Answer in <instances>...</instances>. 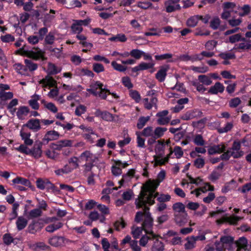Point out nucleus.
<instances>
[{"instance_id": "57", "label": "nucleus", "mask_w": 251, "mask_h": 251, "mask_svg": "<svg viewBox=\"0 0 251 251\" xmlns=\"http://www.w3.org/2000/svg\"><path fill=\"white\" fill-rule=\"evenodd\" d=\"M144 53V51L138 49H133L130 51V55L136 59H140Z\"/></svg>"}, {"instance_id": "58", "label": "nucleus", "mask_w": 251, "mask_h": 251, "mask_svg": "<svg viewBox=\"0 0 251 251\" xmlns=\"http://www.w3.org/2000/svg\"><path fill=\"white\" fill-rule=\"evenodd\" d=\"M86 110L87 108L85 105L79 104L75 109V114L78 116H80L82 114L84 113L86 111Z\"/></svg>"}, {"instance_id": "3", "label": "nucleus", "mask_w": 251, "mask_h": 251, "mask_svg": "<svg viewBox=\"0 0 251 251\" xmlns=\"http://www.w3.org/2000/svg\"><path fill=\"white\" fill-rule=\"evenodd\" d=\"M25 51L27 57L35 60L41 59L43 61H45L47 59V58L45 56V52L38 48H35V50H30Z\"/></svg>"}, {"instance_id": "26", "label": "nucleus", "mask_w": 251, "mask_h": 251, "mask_svg": "<svg viewBox=\"0 0 251 251\" xmlns=\"http://www.w3.org/2000/svg\"><path fill=\"white\" fill-rule=\"evenodd\" d=\"M172 208L175 213H181L186 212L185 206L180 202H176L173 204Z\"/></svg>"}, {"instance_id": "55", "label": "nucleus", "mask_w": 251, "mask_h": 251, "mask_svg": "<svg viewBox=\"0 0 251 251\" xmlns=\"http://www.w3.org/2000/svg\"><path fill=\"white\" fill-rule=\"evenodd\" d=\"M220 23L221 21L219 18L218 17H215L211 21L210 26L213 29L216 30L219 27H220Z\"/></svg>"}, {"instance_id": "45", "label": "nucleus", "mask_w": 251, "mask_h": 251, "mask_svg": "<svg viewBox=\"0 0 251 251\" xmlns=\"http://www.w3.org/2000/svg\"><path fill=\"white\" fill-rule=\"evenodd\" d=\"M219 56L224 60L234 59L236 58L234 53L228 52H221L219 54Z\"/></svg>"}, {"instance_id": "8", "label": "nucleus", "mask_w": 251, "mask_h": 251, "mask_svg": "<svg viewBox=\"0 0 251 251\" xmlns=\"http://www.w3.org/2000/svg\"><path fill=\"white\" fill-rule=\"evenodd\" d=\"M44 145L40 141L38 144H34L33 148L30 149L29 155L32 156L35 159H39L42 155V146Z\"/></svg>"}, {"instance_id": "21", "label": "nucleus", "mask_w": 251, "mask_h": 251, "mask_svg": "<svg viewBox=\"0 0 251 251\" xmlns=\"http://www.w3.org/2000/svg\"><path fill=\"white\" fill-rule=\"evenodd\" d=\"M28 221L23 216H19L16 222L17 229L18 231L24 229L27 225Z\"/></svg>"}, {"instance_id": "62", "label": "nucleus", "mask_w": 251, "mask_h": 251, "mask_svg": "<svg viewBox=\"0 0 251 251\" xmlns=\"http://www.w3.org/2000/svg\"><path fill=\"white\" fill-rule=\"evenodd\" d=\"M35 247L36 248L39 249L42 251H50L51 250V248L49 246L42 242L36 243L35 244Z\"/></svg>"}, {"instance_id": "23", "label": "nucleus", "mask_w": 251, "mask_h": 251, "mask_svg": "<svg viewBox=\"0 0 251 251\" xmlns=\"http://www.w3.org/2000/svg\"><path fill=\"white\" fill-rule=\"evenodd\" d=\"M187 213V212L181 213H175V220L176 222L179 225H182L186 222Z\"/></svg>"}, {"instance_id": "36", "label": "nucleus", "mask_w": 251, "mask_h": 251, "mask_svg": "<svg viewBox=\"0 0 251 251\" xmlns=\"http://www.w3.org/2000/svg\"><path fill=\"white\" fill-rule=\"evenodd\" d=\"M150 119V117H144L142 116L140 117L138 120L137 124V127L139 129H142L148 122Z\"/></svg>"}, {"instance_id": "54", "label": "nucleus", "mask_w": 251, "mask_h": 251, "mask_svg": "<svg viewBox=\"0 0 251 251\" xmlns=\"http://www.w3.org/2000/svg\"><path fill=\"white\" fill-rule=\"evenodd\" d=\"M13 97V94L12 92L0 91V99H2L4 101L7 100L11 99Z\"/></svg>"}, {"instance_id": "37", "label": "nucleus", "mask_w": 251, "mask_h": 251, "mask_svg": "<svg viewBox=\"0 0 251 251\" xmlns=\"http://www.w3.org/2000/svg\"><path fill=\"white\" fill-rule=\"evenodd\" d=\"M40 225V223L35 221H33L28 226V231L31 234H35L37 232L36 227Z\"/></svg>"}, {"instance_id": "10", "label": "nucleus", "mask_w": 251, "mask_h": 251, "mask_svg": "<svg viewBox=\"0 0 251 251\" xmlns=\"http://www.w3.org/2000/svg\"><path fill=\"white\" fill-rule=\"evenodd\" d=\"M222 153H223L221 155L220 157L221 160L223 161L228 160L231 156L235 159H237L240 158L243 156L242 152H234V151H231V150H229V149Z\"/></svg>"}, {"instance_id": "34", "label": "nucleus", "mask_w": 251, "mask_h": 251, "mask_svg": "<svg viewBox=\"0 0 251 251\" xmlns=\"http://www.w3.org/2000/svg\"><path fill=\"white\" fill-rule=\"evenodd\" d=\"M199 21L198 15H195L189 18L186 22L187 26L194 27L197 25Z\"/></svg>"}, {"instance_id": "42", "label": "nucleus", "mask_w": 251, "mask_h": 251, "mask_svg": "<svg viewBox=\"0 0 251 251\" xmlns=\"http://www.w3.org/2000/svg\"><path fill=\"white\" fill-rule=\"evenodd\" d=\"M198 79L200 82L207 86L210 85L212 82L209 77L204 75H200Z\"/></svg>"}, {"instance_id": "9", "label": "nucleus", "mask_w": 251, "mask_h": 251, "mask_svg": "<svg viewBox=\"0 0 251 251\" xmlns=\"http://www.w3.org/2000/svg\"><path fill=\"white\" fill-rule=\"evenodd\" d=\"M145 232L146 234L143 235L139 240V244L142 247H145L149 240L156 239L158 237L153 231Z\"/></svg>"}, {"instance_id": "44", "label": "nucleus", "mask_w": 251, "mask_h": 251, "mask_svg": "<svg viewBox=\"0 0 251 251\" xmlns=\"http://www.w3.org/2000/svg\"><path fill=\"white\" fill-rule=\"evenodd\" d=\"M187 240V243L185 244V248L186 249H191L194 247V245L196 243V239H195L194 236H192L190 237H187L186 238Z\"/></svg>"}, {"instance_id": "13", "label": "nucleus", "mask_w": 251, "mask_h": 251, "mask_svg": "<svg viewBox=\"0 0 251 251\" xmlns=\"http://www.w3.org/2000/svg\"><path fill=\"white\" fill-rule=\"evenodd\" d=\"M221 239L226 250H232L234 245L233 237L230 236H223L221 237Z\"/></svg>"}, {"instance_id": "4", "label": "nucleus", "mask_w": 251, "mask_h": 251, "mask_svg": "<svg viewBox=\"0 0 251 251\" xmlns=\"http://www.w3.org/2000/svg\"><path fill=\"white\" fill-rule=\"evenodd\" d=\"M159 184V182L156 179H150L142 186L140 192H145L147 194L152 191H156Z\"/></svg>"}, {"instance_id": "46", "label": "nucleus", "mask_w": 251, "mask_h": 251, "mask_svg": "<svg viewBox=\"0 0 251 251\" xmlns=\"http://www.w3.org/2000/svg\"><path fill=\"white\" fill-rule=\"evenodd\" d=\"M241 147V143L239 141H235L233 142L232 147L229 148V149L231 150V151H234V152H242L243 155L244 151L240 150Z\"/></svg>"}, {"instance_id": "41", "label": "nucleus", "mask_w": 251, "mask_h": 251, "mask_svg": "<svg viewBox=\"0 0 251 251\" xmlns=\"http://www.w3.org/2000/svg\"><path fill=\"white\" fill-rule=\"evenodd\" d=\"M233 127V124L232 122H228L226 123L225 126L221 127L218 129V132L221 134L223 133H226L229 131L231 130Z\"/></svg>"}, {"instance_id": "64", "label": "nucleus", "mask_w": 251, "mask_h": 251, "mask_svg": "<svg viewBox=\"0 0 251 251\" xmlns=\"http://www.w3.org/2000/svg\"><path fill=\"white\" fill-rule=\"evenodd\" d=\"M122 82L123 84L128 89L132 88L133 86L128 76L123 77L122 79Z\"/></svg>"}, {"instance_id": "60", "label": "nucleus", "mask_w": 251, "mask_h": 251, "mask_svg": "<svg viewBox=\"0 0 251 251\" xmlns=\"http://www.w3.org/2000/svg\"><path fill=\"white\" fill-rule=\"evenodd\" d=\"M153 127L152 126H148L142 130L141 134L145 137H150L153 136Z\"/></svg>"}, {"instance_id": "5", "label": "nucleus", "mask_w": 251, "mask_h": 251, "mask_svg": "<svg viewBox=\"0 0 251 251\" xmlns=\"http://www.w3.org/2000/svg\"><path fill=\"white\" fill-rule=\"evenodd\" d=\"M60 136L58 132L54 130L48 131L41 141L44 145H47L49 142L57 140Z\"/></svg>"}, {"instance_id": "47", "label": "nucleus", "mask_w": 251, "mask_h": 251, "mask_svg": "<svg viewBox=\"0 0 251 251\" xmlns=\"http://www.w3.org/2000/svg\"><path fill=\"white\" fill-rule=\"evenodd\" d=\"M193 142L195 145L199 146H203L205 144V141L201 134H197L194 138Z\"/></svg>"}, {"instance_id": "11", "label": "nucleus", "mask_w": 251, "mask_h": 251, "mask_svg": "<svg viewBox=\"0 0 251 251\" xmlns=\"http://www.w3.org/2000/svg\"><path fill=\"white\" fill-rule=\"evenodd\" d=\"M12 181L14 184H22L25 186L28 187L32 191H34L35 189L34 186L31 184V183L28 179L21 176H17Z\"/></svg>"}, {"instance_id": "43", "label": "nucleus", "mask_w": 251, "mask_h": 251, "mask_svg": "<svg viewBox=\"0 0 251 251\" xmlns=\"http://www.w3.org/2000/svg\"><path fill=\"white\" fill-rule=\"evenodd\" d=\"M60 72L57 67L51 63H49L48 68V74L50 75H56Z\"/></svg>"}, {"instance_id": "29", "label": "nucleus", "mask_w": 251, "mask_h": 251, "mask_svg": "<svg viewBox=\"0 0 251 251\" xmlns=\"http://www.w3.org/2000/svg\"><path fill=\"white\" fill-rule=\"evenodd\" d=\"M63 223L61 222H58L57 223H54L50 224L46 227V230L47 232L52 233L54 231L61 228L63 226Z\"/></svg>"}, {"instance_id": "39", "label": "nucleus", "mask_w": 251, "mask_h": 251, "mask_svg": "<svg viewBox=\"0 0 251 251\" xmlns=\"http://www.w3.org/2000/svg\"><path fill=\"white\" fill-rule=\"evenodd\" d=\"M110 41H119L121 42H125L127 40V38L124 34L120 33L117 34L114 36L110 38Z\"/></svg>"}, {"instance_id": "53", "label": "nucleus", "mask_w": 251, "mask_h": 251, "mask_svg": "<svg viewBox=\"0 0 251 251\" xmlns=\"http://www.w3.org/2000/svg\"><path fill=\"white\" fill-rule=\"evenodd\" d=\"M243 217L233 215L227 218L228 222L232 225H237L239 221L242 220Z\"/></svg>"}, {"instance_id": "63", "label": "nucleus", "mask_w": 251, "mask_h": 251, "mask_svg": "<svg viewBox=\"0 0 251 251\" xmlns=\"http://www.w3.org/2000/svg\"><path fill=\"white\" fill-rule=\"evenodd\" d=\"M204 164V159L202 158H198L194 162V165L198 169L202 168Z\"/></svg>"}, {"instance_id": "48", "label": "nucleus", "mask_w": 251, "mask_h": 251, "mask_svg": "<svg viewBox=\"0 0 251 251\" xmlns=\"http://www.w3.org/2000/svg\"><path fill=\"white\" fill-rule=\"evenodd\" d=\"M92 68L93 71L97 74L103 72L104 71V66L99 63H94L92 65Z\"/></svg>"}, {"instance_id": "38", "label": "nucleus", "mask_w": 251, "mask_h": 251, "mask_svg": "<svg viewBox=\"0 0 251 251\" xmlns=\"http://www.w3.org/2000/svg\"><path fill=\"white\" fill-rule=\"evenodd\" d=\"M165 148V142L164 139L157 141V144L155 146V151L156 153L163 152Z\"/></svg>"}, {"instance_id": "35", "label": "nucleus", "mask_w": 251, "mask_h": 251, "mask_svg": "<svg viewBox=\"0 0 251 251\" xmlns=\"http://www.w3.org/2000/svg\"><path fill=\"white\" fill-rule=\"evenodd\" d=\"M68 162L72 166L70 167H71V169H72V171L74 169H78L79 168L78 158L76 156H73L69 158Z\"/></svg>"}, {"instance_id": "7", "label": "nucleus", "mask_w": 251, "mask_h": 251, "mask_svg": "<svg viewBox=\"0 0 251 251\" xmlns=\"http://www.w3.org/2000/svg\"><path fill=\"white\" fill-rule=\"evenodd\" d=\"M170 69L169 65H164L160 67L159 70L155 74V78L159 82L165 81L167 75V72Z\"/></svg>"}, {"instance_id": "22", "label": "nucleus", "mask_w": 251, "mask_h": 251, "mask_svg": "<svg viewBox=\"0 0 251 251\" xmlns=\"http://www.w3.org/2000/svg\"><path fill=\"white\" fill-rule=\"evenodd\" d=\"M40 99V96L36 94L31 97V99L28 100L29 106L34 110H38L39 108V103L38 102Z\"/></svg>"}, {"instance_id": "30", "label": "nucleus", "mask_w": 251, "mask_h": 251, "mask_svg": "<svg viewBox=\"0 0 251 251\" xmlns=\"http://www.w3.org/2000/svg\"><path fill=\"white\" fill-rule=\"evenodd\" d=\"M167 130V128L166 127L158 126L155 128L153 132V136L156 138L158 139L162 137L164 134V132Z\"/></svg>"}, {"instance_id": "56", "label": "nucleus", "mask_w": 251, "mask_h": 251, "mask_svg": "<svg viewBox=\"0 0 251 251\" xmlns=\"http://www.w3.org/2000/svg\"><path fill=\"white\" fill-rule=\"evenodd\" d=\"M163 243L161 241H159L156 238V241L152 247V251H163Z\"/></svg>"}, {"instance_id": "1", "label": "nucleus", "mask_w": 251, "mask_h": 251, "mask_svg": "<svg viewBox=\"0 0 251 251\" xmlns=\"http://www.w3.org/2000/svg\"><path fill=\"white\" fill-rule=\"evenodd\" d=\"M159 195L158 192L152 191L147 194L145 192H140V194L135 201V204L137 209L143 207V206H147V205H152L155 203V198Z\"/></svg>"}, {"instance_id": "15", "label": "nucleus", "mask_w": 251, "mask_h": 251, "mask_svg": "<svg viewBox=\"0 0 251 251\" xmlns=\"http://www.w3.org/2000/svg\"><path fill=\"white\" fill-rule=\"evenodd\" d=\"M65 239V238L62 236H54L49 239L48 243L53 247H57L64 243Z\"/></svg>"}, {"instance_id": "14", "label": "nucleus", "mask_w": 251, "mask_h": 251, "mask_svg": "<svg viewBox=\"0 0 251 251\" xmlns=\"http://www.w3.org/2000/svg\"><path fill=\"white\" fill-rule=\"evenodd\" d=\"M79 158L88 162H95L98 160V157L89 151H85L82 152Z\"/></svg>"}, {"instance_id": "59", "label": "nucleus", "mask_w": 251, "mask_h": 251, "mask_svg": "<svg viewBox=\"0 0 251 251\" xmlns=\"http://www.w3.org/2000/svg\"><path fill=\"white\" fill-rule=\"evenodd\" d=\"M241 102V100L238 98L231 99L229 101V106L231 108L237 107Z\"/></svg>"}, {"instance_id": "33", "label": "nucleus", "mask_w": 251, "mask_h": 251, "mask_svg": "<svg viewBox=\"0 0 251 251\" xmlns=\"http://www.w3.org/2000/svg\"><path fill=\"white\" fill-rule=\"evenodd\" d=\"M24 62L25 65H26L27 70H29L30 72H33L37 69V64L34 63L31 60L25 59Z\"/></svg>"}, {"instance_id": "16", "label": "nucleus", "mask_w": 251, "mask_h": 251, "mask_svg": "<svg viewBox=\"0 0 251 251\" xmlns=\"http://www.w3.org/2000/svg\"><path fill=\"white\" fill-rule=\"evenodd\" d=\"M226 151V147L224 145H217L211 146L208 149V154L210 155L216 153H221Z\"/></svg>"}, {"instance_id": "28", "label": "nucleus", "mask_w": 251, "mask_h": 251, "mask_svg": "<svg viewBox=\"0 0 251 251\" xmlns=\"http://www.w3.org/2000/svg\"><path fill=\"white\" fill-rule=\"evenodd\" d=\"M42 211L40 209L35 208L30 210L26 215L28 219L38 218L42 215Z\"/></svg>"}, {"instance_id": "24", "label": "nucleus", "mask_w": 251, "mask_h": 251, "mask_svg": "<svg viewBox=\"0 0 251 251\" xmlns=\"http://www.w3.org/2000/svg\"><path fill=\"white\" fill-rule=\"evenodd\" d=\"M20 135L21 138L24 141V144L25 145H32L33 141L30 138L31 136V133L30 132H24L23 129H21L20 132Z\"/></svg>"}, {"instance_id": "51", "label": "nucleus", "mask_w": 251, "mask_h": 251, "mask_svg": "<svg viewBox=\"0 0 251 251\" xmlns=\"http://www.w3.org/2000/svg\"><path fill=\"white\" fill-rule=\"evenodd\" d=\"M45 154L48 158L53 160L56 159L58 156V153L55 151L49 149L45 151Z\"/></svg>"}, {"instance_id": "6", "label": "nucleus", "mask_w": 251, "mask_h": 251, "mask_svg": "<svg viewBox=\"0 0 251 251\" xmlns=\"http://www.w3.org/2000/svg\"><path fill=\"white\" fill-rule=\"evenodd\" d=\"M26 127L33 132H37L41 129L40 120L38 119H31L27 123L23 126Z\"/></svg>"}, {"instance_id": "61", "label": "nucleus", "mask_w": 251, "mask_h": 251, "mask_svg": "<svg viewBox=\"0 0 251 251\" xmlns=\"http://www.w3.org/2000/svg\"><path fill=\"white\" fill-rule=\"evenodd\" d=\"M111 66L115 70L120 72H123L126 70V67L121 64L117 63L115 61L111 62Z\"/></svg>"}, {"instance_id": "50", "label": "nucleus", "mask_w": 251, "mask_h": 251, "mask_svg": "<svg viewBox=\"0 0 251 251\" xmlns=\"http://www.w3.org/2000/svg\"><path fill=\"white\" fill-rule=\"evenodd\" d=\"M143 207H145V206H143ZM144 218H145V208H144V212L142 211H138L136 213L134 221L137 223H140L143 221Z\"/></svg>"}, {"instance_id": "2", "label": "nucleus", "mask_w": 251, "mask_h": 251, "mask_svg": "<svg viewBox=\"0 0 251 251\" xmlns=\"http://www.w3.org/2000/svg\"><path fill=\"white\" fill-rule=\"evenodd\" d=\"M145 218H144L142 227L144 231H152L153 225V219L151 216V214L149 212L150 208L148 206H145Z\"/></svg>"}, {"instance_id": "19", "label": "nucleus", "mask_w": 251, "mask_h": 251, "mask_svg": "<svg viewBox=\"0 0 251 251\" xmlns=\"http://www.w3.org/2000/svg\"><path fill=\"white\" fill-rule=\"evenodd\" d=\"M225 90L224 86L220 82L215 83L214 86H211L208 90L211 94L216 95L218 93H223Z\"/></svg>"}, {"instance_id": "49", "label": "nucleus", "mask_w": 251, "mask_h": 251, "mask_svg": "<svg viewBox=\"0 0 251 251\" xmlns=\"http://www.w3.org/2000/svg\"><path fill=\"white\" fill-rule=\"evenodd\" d=\"M71 29L74 32L77 33H80L83 30V28L77 20L72 25Z\"/></svg>"}, {"instance_id": "27", "label": "nucleus", "mask_w": 251, "mask_h": 251, "mask_svg": "<svg viewBox=\"0 0 251 251\" xmlns=\"http://www.w3.org/2000/svg\"><path fill=\"white\" fill-rule=\"evenodd\" d=\"M72 171V169L68 164L65 165L63 168L54 171V173L57 176H62L64 174H67Z\"/></svg>"}, {"instance_id": "40", "label": "nucleus", "mask_w": 251, "mask_h": 251, "mask_svg": "<svg viewBox=\"0 0 251 251\" xmlns=\"http://www.w3.org/2000/svg\"><path fill=\"white\" fill-rule=\"evenodd\" d=\"M3 243L6 245H9L12 243L16 244L17 242H15V239H14L9 233H6L3 236Z\"/></svg>"}, {"instance_id": "12", "label": "nucleus", "mask_w": 251, "mask_h": 251, "mask_svg": "<svg viewBox=\"0 0 251 251\" xmlns=\"http://www.w3.org/2000/svg\"><path fill=\"white\" fill-rule=\"evenodd\" d=\"M154 65L155 63L153 62H151L149 63L142 62L138 65L132 68V72H137L140 71H144L152 69L154 68Z\"/></svg>"}, {"instance_id": "52", "label": "nucleus", "mask_w": 251, "mask_h": 251, "mask_svg": "<svg viewBox=\"0 0 251 251\" xmlns=\"http://www.w3.org/2000/svg\"><path fill=\"white\" fill-rule=\"evenodd\" d=\"M130 97L137 103L140 102L141 96L139 93L136 90H131L129 93Z\"/></svg>"}, {"instance_id": "17", "label": "nucleus", "mask_w": 251, "mask_h": 251, "mask_svg": "<svg viewBox=\"0 0 251 251\" xmlns=\"http://www.w3.org/2000/svg\"><path fill=\"white\" fill-rule=\"evenodd\" d=\"M103 84L100 81H96L93 83H91L90 87L91 88L87 89V91L92 94L95 96H97L98 95V93L96 92V90L98 89H100V90L102 88Z\"/></svg>"}, {"instance_id": "18", "label": "nucleus", "mask_w": 251, "mask_h": 251, "mask_svg": "<svg viewBox=\"0 0 251 251\" xmlns=\"http://www.w3.org/2000/svg\"><path fill=\"white\" fill-rule=\"evenodd\" d=\"M16 112L17 118L20 120L25 119V117L30 112L29 108L26 106H20Z\"/></svg>"}, {"instance_id": "31", "label": "nucleus", "mask_w": 251, "mask_h": 251, "mask_svg": "<svg viewBox=\"0 0 251 251\" xmlns=\"http://www.w3.org/2000/svg\"><path fill=\"white\" fill-rule=\"evenodd\" d=\"M50 181L46 179L43 180L41 178H39L36 180V184L37 187L40 190H43L46 188L47 183H50Z\"/></svg>"}, {"instance_id": "25", "label": "nucleus", "mask_w": 251, "mask_h": 251, "mask_svg": "<svg viewBox=\"0 0 251 251\" xmlns=\"http://www.w3.org/2000/svg\"><path fill=\"white\" fill-rule=\"evenodd\" d=\"M173 54L172 53H167L160 55H155L154 58L157 61L166 60L167 63H171L174 62L172 59Z\"/></svg>"}, {"instance_id": "20", "label": "nucleus", "mask_w": 251, "mask_h": 251, "mask_svg": "<svg viewBox=\"0 0 251 251\" xmlns=\"http://www.w3.org/2000/svg\"><path fill=\"white\" fill-rule=\"evenodd\" d=\"M237 251H247L248 241L244 237H241L236 242Z\"/></svg>"}, {"instance_id": "32", "label": "nucleus", "mask_w": 251, "mask_h": 251, "mask_svg": "<svg viewBox=\"0 0 251 251\" xmlns=\"http://www.w3.org/2000/svg\"><path fill=\"white\" fill-rule=\"evenodd\" d=\"M143 230H144V229L142 226L135 227L134 226H132L131 227V234L133 237L135 239L139 238Z\"/></svg>"}]
</instances>
